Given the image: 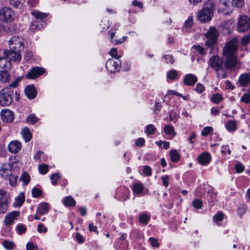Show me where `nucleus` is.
<instances>
[{
  "instance_id": "1",
  "label": "nucleus",
  "mask_w": 250,
  "mask_h": 250,
  "mask_svg": "<svg viewBox=\"0 0 250 250\" xmlns=\"http://www.w3.org/2000/svg\"><path fill=\"white\" fill-rule=\"evenodd\" d=\"M209 65L213 69L216 73L217 78L225 79L227 77V73L223 67L224 61L218 55L212 56L208 62Z\"/></svg>"
},
{
  "instance_id": "2",
  "label": "nucleus",
  "mask_w": 250,
  "mask_h": 250,
  "mask_svg": "<svg viewBox=\"0 0 250 250\" xmlns=\"http://www.w3.org/2000/svg\"><path fill=\"white\" fill-rule=\"evenodd\" d=\"M214 3L212 0L206 1L202 10L197 14L198 20L202 22L209 21L213 17Z\"/></svg>"
},
{
  "instance_id": "3",
  "label": "nucleus",
  "mask_w": 250,
  "mask_h": 250,
  "mask_svg": "<svg viewBox=\"0 0 250 250\" xmlns=\"http://www.w3.org/2000/svg\"><path fill=\"white\" fill-rule=\"evenodd\" d=\"M14 91L10 87H5L0 91V105L8 106L13 102Z\"/></svg>"
},
{
  "instance_id": "4",
  "label": "nucleus",
  "mask_w": 250,
  "mask_h": 250,
  "mask_svg": "<svg viewBox=\"0 0 250 250\" xmlns=\"http://www.w3.org/2000/svg\"><path fill=\"white\" fill-rule=\"evenodd\" d=\"M20 167H18L17 163L4 164L0 168V175L6 179L12 174V173L18 171Z\"/></svg>"
},
{
  "instance_id": "5",
  "label": "nucleus",
  "mask_w": 250,
  "mask_h": 250,
  "mask_svg": "<svg viewBox=\"0 0 250 250\" xmlns=\"http://www.w3.org/2000/svg\"><path fill=\"white\" fill-rule=\"evenodd\" d=\"M8 44L10 49L21 52L24 48L25 40L21 37L15 36L9 40Z\"/></svg>"
},
{
  "instance_id": "6",
  "label": "nucleus",
  "mask_w": 250,
  "mask_h": 250,
  "mask_svg": "<svg viewBox=\"0 0 250 250\" xmlns=\"http://www.w3.org/2000/svg\"><path fill=\"white\" fill-rule=\"evenodd\" d=\"M238 41L236 39H233L228 42L223 48V54L226 57L236 55Z\"/></svg>"
},
{
  "instance_id": "7",
  "label": "nucleus",
  "mask_w": 250,
  "mask_h": 250,
  "mask_svg": "<svg viewBox=\"0 0 250 250\" xmlns=\"http://www.w3.org/2000/svg\"><path fill=\"white\" fill-rule=\"evenodd\" d=\"M21 51L9 48V50H4L2 54L11 62H13L18 64L21 62Z\"/></svg>"
},
{
  "instance_id": "8",
  "label": "nucleus",
  "mask_w": 250,
  "mask_h": 250,
  "mask_svg": "<svg viewBox=\"0 0 250 250\" xmlns=\"http://www.w3.org/2000/svg\"><path fill=\"white\" fill-rule=\"evenodd\" d=\"M106 68L112 73L119 72L121 68V62L118 58L110 59L106 63Z\"/></svg>"
},
{
  "instance_id": "9",
  "label": "nucleus",
  "mask_w": 250,
  "mask_h": 250,
  "mask_svg": "<svg viewBox=\"0 0 250 250\" xmlns=\"http://www.w3.org/2000/svg\"><path fill=\"white\" fill-rule=\"evenodd\" d=\"M15 19L14 11L8 7H4L0 9V20L4 22H11Z\"/></svg>"
},
{
  "instance_id": "10",
  "label": "nucleus",
  "mask_w": 250,
  "mask_h": 250,
  "mask_svg": "<svg viewBox=\"0 0 250 250\" xmlns=\"http://www.w3.org/2000/svg\"><path fill=\"white\" fill-rule=\"evenodd\" d=\"M250 28V19L246 15L241 16L238 21V30L244 32Z\"/></svg>"
},
{
  "instance_id": "11",
  "label": "nucleus",
  "mask_w": 250,
  "mask_h": 250,
  "mask_svg": "<svg viewBox=\"0 0 250 250\" xmlns=\"http://www.w3.org/2000/svg\"><path fill=\"white\" fill-rule=\"evenodd\" d=\"M44 72L45 69L42 67H33L26 74V78L29 79H34L42 75Z\"/></svg>"
},
{
  "instance_id": "12",
  "label": "nucleus",
  "mask_w": 250,
  "mask_h": 250,
  "mask_svg": "<svg viewBox=\"0 0 250 250\" xmlns=\"http://www.w3.org/2000/svg\"><path fill=\"white\" fill-rule=\"evenodd\" d=\"M22 145L18 140L11 141L8 145V151L12 154L18 153L21 149Z\"/></svg>"
},
{
  "instance_id": "13",
  "label": "nucleus",
  "mask_w": 250,
  "mask_h": 250,
  "mask_svg": "<svg viewBox=\"0 0 250 250\" xmlns=\"http://www.w3.org/2000/svg\"><path fill=\"white\" fill-rule=\"evenodd\" d=\"M224 63L226 68L229 70L234 68L238 63L237 55L226 57Z\"/></svg>"
},
{
  "instance_id": "14",
  "label": "nucleus",
  "mask_w": 250,
  "mask_h": 250,
  "mask_svg": "<svg viewBox=\"0 0 250 250\" xmlns=\"http://www.w3.org/2000/svg\"><path fill=\"white\" fill-rule=\"evenodd\" d=\"M1 119L6 123H11L14 119V113L8 109H2L0 112Z\"/></svg>"
},
{
  "instance_id": "15",
  "label": "nucleus",
  "mask_w": 250,
  "mask_h": 250,
  "mask_svg": "<svg viewBox=\"0 0 250 250\" xmlns=\"http://www.w3.org/2000/svg\"><path fill=\"white\" fill-rule=\"evenodd\" d=\"M20 215L19 211H13L8 213L5 217L4 223L6 226L11 225L17 217Z\"/></svg>"
},
{
  "instance_id": "16",
  "label": "nucleus",
  "mask_w": 250,
  "mask_h": 250,
  "mask_svg": "<svg viewBox=\"0 0 250 250\" xmlns=\"http://www.w3.org/2000/svg\"><path fill=\"white\" fill-rule=\"evenodd\" d=\"M11 62L3 55L0 57V71H9L11 69Z\"/></svg>"
},
{
  "instance_id": "17",
  "label": "nucleus",
  "mask_w": 250,
  "mask_h": 250,
  "mask_svg": "<svg viewBox=\"0 0 250 250\" xmlns=\"http://www.w3.org/2000/svg\"><path fill=\"white\" fill-rule=\"evenodd\" d=\"M198 160L201 165H206L210 162L211 155L208 152H204L198 156Z\"/></svg>"
},
{
  "instance_id": "18",
  "label": "nucleus",
  "mask_w": 250,
  "mask_h": 250,
  "mask_svg": "<svg viewBox=\"0 0 250 250\" xmlns=\"http://www.w3.org/2000/svg\"><path fill=\"white\" fill-rule=\"evenodd\" d=\"M50 209L49 204L47 202H42L39 204L36 212L38 214L43 215L46 214Z\"/></svg>"
},
{
  "instance_id": "19",
  "label": "nucleus",
  "mask_w": 250,
  "mask_h": 250,
  "mask_svg": "<svg viewBox=\"0 0 250 250\" xmlns=\"http://www.w3.org/2000/svg\"><path fill=\"white\" fill-rule=\"evenodd\" d=\"M197 77L192 74H187L183 81L184 83L188 86L193 85L197 82Z\"/></svg>"
},
{
  "instance_id": "20",
  "label": "nucleus",
  "mask_w": 250,
  "mask_h": 250,
  "mask_svg": "<svg viewBox=\"0 0 250 250\" xmlns=\"http://www.w3.org/2000/svg\"><path fill=\"white\" fill-rule=\"evenodd\" d=\"M25 93L29 99H33L36 97L37 92L34 86L28 85L25 89Z\"/></svg>"
},
{
  "instance_id": "21",
  "label": "nucleus",
  "mask_w": 250,
  "mask_h": 250,
  "mask_svg": "<svg viewBox=\"0 0 250 250\" xmlns=\"http://www.w3.org/2000/svg\"><path fill=\"white\" fill-rule=\"evenodd\" d=\"M25 194L21 192L15 198L13 205L15 207H20L25 201Z\"/></svg>"
},
{
  "instance_id": "22",
  "label": "nucleus",
  "mask_w": 250,
  "mask_h": 250,
  "mask_svg": "<svg viewBox=\"0 0 250 250\" xmlns=\"http://www.w3.org/2000/svg\"><path fill=\"white\" fill-rule=\"evenodd\" d=\"M219 33L214 27H210L209 30L206 33L207 38L217 40Z\"/></svg>"
},
{
  "instance_id": "23",
  "label": "nucleus",
  "mask_w": 250,
  "mask_h": 250,
  "mask_svg": "<svg viewBox=\"0 0 250 250\" xmlns=\"http://www.w3.org/2000/svg\"><path fill=\"white\" fill-rule=\"evenodd\" d=\"M239 82L242 86H246L250 83V74L244 73L239 78Z\"/></svg>"
},
{
  "instance_id": "24",
  "label": "nucleus",
  "mask_w": 250,
  "mask_h": 250,
  "mask_svg": "<svg viewBox=\"0 0 250 250\" xmlns=\"http://www.w3.org/2000/svg\"><path fill=\"white\" fill-rule=\"evenodd\" d=\"M115 30L113 31L112 30H111L109 31L110 40L111 42L112 43H113L114 44H119L122 43L125 41V40L127 38V37L124 36L121 39H120L119 40L114 39L113 37L115 36Z\"/></svg>"
},
{
  "instance_id": "25",
  "label": "nucleus",
  "mask_w": 250,
  "mask_h": 250,
  "mask_svg": "<svg viewBox=\"0 0 250 250\" xmlns=\"http://www.w3.org/2000/svg\"><path fill=\"white\" fill-rule=\"evenodd\" d=\"M131 188L134 193L137 194H140L143 192L144 187L142 183H136L132 185Z\"/></svg>"
},
{
  "instance_id": "26",
  "label": "nucleus",
  "mask_w": 250,
  "mask_h": 250,
  "mask_svg": "<svg viewBox=\"0 0 250 250\" xmlns=\"http://www.w3.org/2000/svg\"><path fill=\"white\" fill-rule=\"evenodd\" d=\"M21 135L26 142L30 141L32 138V134L29 129L27 127H24L22 129L21 131Z\"/></svg>"
},
{
  "instance_id": "27",
  "label": "nucleus",
  "mask_w": 250,
  "mask_h": 250,
  "mask_svg": "<svg viewBox=\"0 0 250 250\" xmlns=\"http://www.w3.org/2000/svg\"><path fill=\"white\" fill-rule=\"evenodd\" d=\"M17 171L12 173L7 179L9 180V183L11 186L15 187L17 184L18 176L16 173Z\"/></svg>"
},
{
  "instance_id": "28",
  "label": "nucleus",
  "mask_w": 250,
  "mask_h": 250,
  "mask_svg": "<svg viewBox=\"0 0 250 250\" xmlns=\"http://www.w3.org/2000/svg\"><path fill=\"white\" fill-rule=\"evenodd\" d=\"M63 203L66 207H74L76 205V201L70 196H66L63 200Z\"/></svg>"
},
{
  "instance_id": "29",
  "label": "nucleus",
  "mask_w": 250,
  "mask_h": 250,
  "mask_svg": "<svg viewBox=\"0 0 250 250\" xmlns=\"http://www.w3.org/2000/svg\"><path fill=\"white\" fill-rule=\"evenodd\" d=\"M20 180L22 181V186H26L29 183V182L30 181V176L28 173H27L26 172H24L22 173V174L21 176Z\"/></svg>"
},
{
  "instance_id": "30",
  "label": "nucleus",
  "mask_w": 250,
  "mask_h": 250,
  "mask_svg": "<svg viewBox=\"0 0 250 250\" xmlns=\"http://www.w3.org/2000/svg\"><path fill=\"white\" fill-rule=\"evenodd\" d=\"M170 159L173 162H176L180 159V154L176 150H171L169 152Z\"/></svg>"
},
{
  "instance_id": "31",
  "label": "nucleus",
  "mask_w": 250,
  "mask_h": 250,
  "mask_svg": "<svg viewBox=\"0 0 250 250\" xmlns=\"http://www.w3.org/2000/svg\"><path fill=\"white\" fill-rule=\"evenodd\" d=\"M0 81L3 83L9 81L10 75L8 71H0Z\"/></svg>"
},
{
  "instance_id": "32",
  "label": "nucleus",
  "mask_w": 250,
  "mask_h": 250,
  "mask_svg": "<svg viewBox=\"0 0 250 250\" xmlns=\"http://www.w3.org/2000/svg\"><path fill=\"white\" fill-rule=\"evenodd\" d=\"M224 219V213L219 211L217 214L213 216V220L218 225H220V222H221Z\"/></svg>"
},
{
  "instance_id": "33",
  "label": "nucleus",
  "mask_w": 250,
  "mask_h": 250,
  "mask_svg": "<svg viewBox=\"0 0 250 250\" xmlns=\"http://www.w3.org/2000/svg\"><path fill=\"white\" fill-rule=\"evenodd\" d=\"M164 131L170 138H172L176 135L172 126H165Z\"/></svg>"
},
{
  "instance_id": "34",
  "label": "nucleus",
  "mask_w": 250,
  "mask_h": 250,
  "mask_svg": "<svg viewBox=\"0 0 250 250\" xmlns=\"http://www.w3.org/2000/svg\"><path fill=\"white\" fill-rule=\"evenodd\" d=\"M32 15L36 18L39 19H43L48 16L47 13H42L38 10H35L32 12Z\"/></svg>"
},
{
  "instance_id": "35",
  "label": "nucleus",
  "mask_w": 250,
  "mask_h": 250,
  "mask_svg": "<svg viewBox=\"0 0 250 250\" xmlns=\"http://www.w3.org/2000/svg\"><path fill=\"white\" fill-rule=\"evenodd\" d=\"M39 120V118L34 114H30L26 118V123L29 124H34L36 123Z\"/></svg>"
},
{
  "instance_id": "36",
  "label": "nucleus",
  "mask_w": 250,
  "mask_h": 250,
  "mask_svg": "<svg viewBox=\"0 0 250 250\" xmlns=\"http://www.w3.org/2000/svg\"><path fill=\"white\" fill-rule=\"evenodd\" d=\"M222 100V95L218 93L213 94L211 98V102L214 104H219Z\"/></svg>"
},
{
  "instance_id": "37",
  "label": "nucleus",
  "mask_w": 250,
  "mask_h": 250,
  "mask_svg": "<svg viewBox=\"0 0 250 250\" xmlns=\"http://www.w3.org/2000/svg\"><path fill=\"white\" fill-rule=\"evenodd\" d=\"M139 219L141 223L146 225L149 220V216L146 214H143L139 216Z\"/></svg>"
},
{
  "instance_id": "38",
  "label": "nucleus",
  "mask_w": 250,
  "mask_h": 250,
  "mask_svg": "<svg viewBox=\"0 0 250 250\" xmlns=\"http://www.w3.org/2000/svg\"><path fill=\"white\" fill-rule=\"evenodd\" d=\"M2 245L4 248L7 250H12L15 246L13 242L7 240L3 242Z\"/></svg>"
},
{
  "instance_id": "39",
  "label": "nucleus",
  "mask_w": 250,
  "mask_h": 250,
  "mask_svg": "<svg viewBox=\"0 0 250 250\" xmlns=\"http://www.w3.org/2000/svg\"><path fill=\"white\" fill-rule=\"evenodd\" d=\"M212 131L213 128L211 126H207L203 129L201 134L204 136H207L210 134Z\"/></svg>"
},
{
  "instance_id": "40",
  "label": "nucleus",
  "mask_w": 250,
  "mask_h": 250,
  "mask_svg": "<svg viewBox=\"0 0 250 250\" xmlns=\"http://www.w3.org/2000/svg\"><path fill=\"white\" fill-rule=\"evenodd\" d=\"M32 195L33 197L38 198L42 194V191L36 187H34L32 189Z\"/></svg>"
},
{
  "instance_id": "41",
  "label": "nucleus",
  "mask_w": 250,
  "mask_h": 250,
  "mask_svg": "<svg viewBox=\"0 0 250 250\" xmlns=\"http://www.w3.org/2000/svg\"><path fill=\"white\" fill-rule=\"evenodd\" d=\"M39 171L42 174H46L48 171V166L46 164H42L39 166Z\"/></svg>"
},
{
  "instance_id": "42",
  "label": "nucleus",
  "mask_w": 250,
  "mask_h": 250,
  "mask_svg": "<svg viewBox=\"0 0 250 250\" xmlns=\"http://www.w3.org/2000/svg\"><path fill=\"white\" fill-rule=\"evenodd\" d=\"M8 205L6 201L0 202V213H4L7 209Z\"/></svg>"
},
{
  "instance_id": "43",
  "label": "nucleus",
  "mask_w": 250,
  "mask_h": 250,
  "mask_svg": "<svg viewBox=\"0 0 250 250\" xmlns=\"http://www.w3.org/2000/svg\"><path fill=\"white\" fill-rule=\"evenodd\" d=\"M177 76V71L176 70H171L168 72L167 77L170 80H174Z\"/></svg>"
},
{
  "instance_id": "44",
  "label": "nucleus",
  "mask_w": 250,
  "mask_h": 250,
  "mask_svg": "<svg viewBox=\"0 0 250 250\" xmlns=\"http://www.w3.org/2000/svg\"><path fill=\"white\" fill-rule=\"evenodd\" d=\"M193 24L192 17H189L185 22L184 27L187 28H189L192 27Z\"/></svg>"
},
{
  "instance_id": "45",
  "label": "nucleus",
  "mask_w": 250,
  "mask_h": 250,
  "mask_svg": "<svg viewBox=\"0 0 250 250\" xmlns=\"http://www.w3.org/2000/svg\"><path fill=\"white\" fill-rule=\"evenodd\" d=\"M39 21H38L37 20H36L32 22V23L30 25V29L33 31H35L36 30H39L40 29V25L39 24Z\"/></svg>"
},
{
  "instance_id": "46",
  "label": "nucleus",
  "mask_w": 250,
  "mask_h": 250,
  "mask_svg": "<svg viewBox=\"0 0 250 250\" xmlns=\"http://www.w3.org/2000/svg\"><path fill=\"white\" fill-rule=\"evenodd\" d=\"M163 59L165 60L166 63H170L171 64L174 62V59L172 55H166L163 56Z\"/></svg>"
},
{
  "instance_id": "47",
  "label": "nucleus",
  "mask_w": 250,
  "mask_h": 250,
  "mask_svg": "<svg viewBox=\"0 0 250 250\" xmlns=\"http://www.w3.org/2000/svg\"><path fill=\"white\" fill-rule=\"evenodd\" d=\"M207 40L206 42V45L208 48L213 47L216 43L217 40L207 38Z\"/></svg>"
},
{
  "instance_id": "48",
  "label": "nucleus",
  "mask_w": 250,
  "mask_h": 250,
  "mask_svg": "<svg viewBox=\"0 0 250 250\" xmlns=\"http://www.w3.org/2000/svg\"><path fill=\"white\" fill-rule=\"evenodd\" d=\"M60 178V176L58 173L53 174L51 177L50 179L52 180V185L55 186L57 184V180Z\"/></svg>"
},
{
  "instance_id": "49",
  "label": "nucleus",
  "mask_w": 250,
  "mask_h": 250,
  "mask_svg": "<svg viewBox=\"0 0 250 250\" xmlns=\"http://www.w3.org/2000/svg\"><path fill=\"white\" fill-rule=\"evenodd\" d=\"M23 0H9L11 5L15 7H19L21 6Z\"/></svg>"
},
{
  "instance_id": "50",
  "label": "nucleus",
  "mask_w": 250,
  "mask_h": 250,
  "mask_svg": "<svg viewBox=\"0 0 250 250\" xmlns=\"http://www.w3.org/2000/svg\"><path fill=\"white\" fill-rule=\"evenodd\" d=\"M17 230L18 231L19 234H22L25 233L26 230L25 225L23 224H19L17 226Z\"/></svg>"
},
{
  "instance_id": "51",
  "label": "nucleus",
  "mask_w": 250,
  "mask_h": 250,
  "mask_svg": "<svg viewBox=\"0 0 250 250\" xmlns=\"http://www.w3.org/2000/svg\"><path fill=\"white\" fill-rule=\"evenodd\" d=\"M241 101L247 104L250 103V94L248 93L244 94L241 98Z\"/></svg>"
},
{
  "instance_id": "52",
  "label": "nucleus",
  "mask_w": 250,
  "mask_h": 250,
  "mask_svg": "<svg viewBox=\"0 0 250 250\" xmlns=\"http://www.w3.org/2000/svg\"><path fill=\"white\" fill-rule=\"evenodd\" d=\"M144 173L147 176H150L151 175L152 170L150 167L148 166H145L143 169Z\"/></svg>"
},
{
  "instance_id": "53",
  "label": "nucleus",
  "mask_w": 250,
  "mask_h": 250,
  "mask_svg": "<svg viewBox=\"0 0 250 250\" xmlns=\"http://www.w3.org/2000/svg\"><path fill=\"white\" fill-rule=\"evenodd\" d=\"M155 131L156 128L154 126H147L146 132L148 135L153 134Z\"/></svg>"
},
{
  "instance_id": "54",
  "label": "nucleus",
  "mask_w": 250,
  "mask_h": 250,
  "mask_svg": "<svg viewBox=\"0 0 250 250\" xmlns=\"http://www.w3.org/2000/svg\"><path fill=\"white\" fill-rule=\"evenodd\" d=\"M193 206L196 209L201 208L202 206V202L199 199L195 200L192 202Z\"/></svg>"
},
{
  "instance_id": "55",
  "label": "nucleus",
  "mask_w": 250,
  "mask_h": 250,
  "mask_svg": "<svg viewBox=\"0 0 250 250\" xmlns=\"http://www.w3.org/2000/svg\"><path fill=\"white\" fill-rule=\"evenodd\" d=\"M109 54L111 56L113 57V58H119L121 57V56L117 55V50L115 48H112L109 52Z\"/></svg>"
},
{
  "instance_id": "56",
  "label": "nucleus",
  "mask_w": 250,
  "mask_h": 250,
  "mask_svg": "<svg viewBox=\"0 0 250 250\" xmlns=\"http://www.w3.org/2000/svg\"><path fill=\"white\" fill-rule=\"evenodd\" d=\"M149 240L152 247L156 248L159 247L160 244L158 243V240L157 239L153 237H150L149 238Z\"/></svg>"
},
{
  "instance_id": "57",
  "label": "nucleus",
  "mask_w": 250,
  "mask_h": 250,
  "mask_svg": "<svg viewBox=\"0 0 250 250\" xmlns=\"http://www.w3.org/2000/svg\"><path fill=\"white\" fill-rule=\"evenodd\" d=\"M232 3L235 6L241 7L244 4V0H232Z\"/></svg>"
},
{
  "instance_id": "58",
  "label": "nucleus",
  "mask_w": 250,
  "mask_h": 250,
  "mask_svg": "<svg viewBox=\"0 0 250 250\" xmlns=\"http://www.w3.org/2000/svg\"><path fill=\"white\" fill-rule=\"evenodd\" d=\"M194 90L197 92H198L199 93H201L204 91L205 87L202 84L198 83L197 84L195 88L194 89Z\"/></svg>"
},
{
  "instance_id": "59",
  "label": "nucleus",
  "mask_w": 250,
  "mask_h": 250,
  "mask_svg": "<svg viewBox=\"0 0 250 250\" xmlns=\"http://www.w3.org/2000/svg\"><path fill=\"white\" fill-rule=\"evenodd\" d=\"M38 231L40 233H45L47 231V229L42 224H39L37 228Z\"/></svg>"
},
{
  "instance_id": "60",
  "label": "nucleus",
  "mask_w": 250,
  "mask_h": 250,
  "mask_svg": "<svg viewBox=\"0 0 250 250\" xmlns=\"http://www.w3.org/2000/svg\"><path fill=\"white\" fill-rule=\"evenodd\" d=\"M250 41V35L243 37L241 39V44L243 45H247Z\"/></svg>"
},
{
  "instance_id": "61",
  "label": "nucleus",
  "mask_w": 250,
  "mask_h": 250,
  "mask_svg": "<svg viewBox=\"0 0 250 250\" xmlns=\"http://www.w3.org/2000/svg\"><path fill=\"white\" fill-rule=\"evenodd\" d=\"M235 169L236 172L240 173L244 171V167L242 166L241 164H238L235 165Z\"/></svg>"
},
{
  "instance_id": "62",
  "label": "nucleus",
  "mask_w": 250,
  "mask_h": 250,
  "mask_svg": "<svg viewBox=\"0 0 250 250\" xmlns=\"http://www.w3.org/2000/svg\"><path fill=\"white\" fill-rule=\"evenodd\" d=\"M145 143V140L143 138H139L135 141V144L137 146H144Z\"/></svg>"
},
{
  "instance_id": "63",
  "label": "nucleus",
  "mask_w": 250,
  "mask_h": 250,
  "mask_svg": "<svg viewBox=\"0 0 250 250\" xmlns=\"http://www.w3.org/2000/svg\"><path fill=\"white\" fill-rule=\"evenodd\" d=\"M26 250H38V248L33 243L29 242L26 244Z\"/></svg>"
},
{
  "instance_id": "64",
  "label": "nucleus",
  "mask_w": 250,
  "mask_h": 250,
  "mask_svg": "<svg viewBox=\"0 0 250 250\" xmlns=\"http://www.w3.org/2000/svg\"><path fill=\"white\" fill-rule=\"evenodd\" d=\"M194 48L198 51L200 54L204 55L205 54V49L203 47L200 45L194 46Z\"/></svg>"
}]
</instances>
